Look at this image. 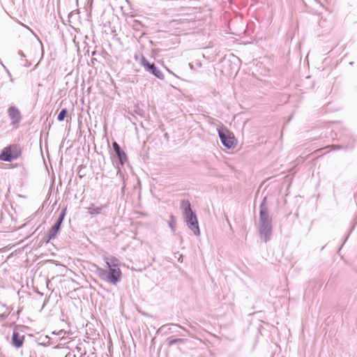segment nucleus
Here are the masks:
<instances>
[{
  "mask_svg": "<svg viewBox=\"0 0 357 357\" xmlns=\"http://www.w3.org/2000/svg\"><path fill=\"white\" fill-rule=\"evenodd\" d=\"M105 261L107 269L98 268V275L102 280L115 285L120 281L122 275L119 261L115 257H106Z\"/></svg>",
  "mask_w": 357,
  "mask_h": 357,
  "instance_id": "1",
  "label": "nucleus"
},
{
  "mask_svg": "<svg viewBox=\"0 0 357 357\" xmlns=\"http://www.w3.org/2000/svg\"><path fill=\"white\" fill-rule=\"evenodd\" d=\"M22 153L20 146L17 144H11L5 147L0 154V160L10 162L17 159Z\"/></svg>",
  "mask_w": 357,
  "mask_h": 357,
  "instance_id": "2",
  "label": "nucleus"
},
{
  "mask_svg": "<svg viewBox=\"0 0 357 357\" xmlns=\"http://www.w3.org/2000/svg\"><path fill=\"white\" fill-rule=\"evenodd\" d=\"M218 135L223 145L227 149L234 148L237 141L234 134L227 129L218 130Z\"/></svg>",
  "mask_w": 357,
  "mask_h": 357,
  "instance_id": "3",
  "label": "nucleus"
},
{
  "mask_svg": "<svg viewBox=\"0 0 357 357\" xmlns=\"http://www.w3.org/2000/svg\"><path fill=\"white\" fill-rule=\"evenodd\" d=\"M141 64L144 67V68L150 71L153 75H154L157 77H161L162 73L161 72L157 69L153 63L151 64L147 59L142 56L141 59Z\"/></svg>",
  "mask_w": 357,
  "mask_h": 357,
  "instance_id": "4",
  "label": "nucleus"
},
{
  "mask_svg": "<svg viewBox=\"0 0 357 357\" xmlns=\"http://www.w3.org/2000/svg\"><path fill=\"white\" fill-rule=\"evenodd\" d=\"M185 217L187 218L188 227L194 231L195 234L198 235L199 234V229L196 215L193 212H192L191 214H188V215H185Z\"/></svg>",
  "mask_w": 357,
  "mask_h": 357,
  "instance_id": "5",
  "label": "nucleus"
},
{
  "mask_svg": "<svg viewBox=\"0 0 357 357\" xmlns=\"http://www.w3.org/2000/svg\"><path fill=\"white\" fill-rule=\"evenodd\" d=\"M65 215H66V209L62 211V213L59 215V218L56 223L50 230V234H49L50 239L53 238L56 236L58 231L60 229V227H61V225L64 219Z\"/></svg>",
  "mask_w": 357,
  "mask_h": 357,
  "instance_id": "6",
  "label": "nucleus"
},
{
  "mask_svg": "<svg viewBox=\"0 0 357 357\" xmlns=\"http://www.w3.org/2000/svg\"><path fill=\"white\" fill-rule=\"evenodd\" d=\"M24 341V335L20 334L18 331H14L12 336V344L16 348L22 347Z\"/></svg>",
  "mask_w": 357,
  "mask_h": 357,
  "instance_id": "7",
  "label": "nucleus"
},
{
  "mask_svg": "<svg viewBox=\"0 0 357 357\" xmlns=\"http://www.w3.org/2000/svg\"><path fill=\"white\" fill-rule=\"evenodd\" d=\"M260 220L263 222L264 225L266 223L270 225L271 223V220L268 216V211L265 204V200H264L260 206Z\"/></svg>",
  "mask_w": 357,
  "mask_h": 357,
  "instance_id": "8",
  "label": "nucleus"
},
{
  "mask_svg": "<svg viewBox=\"0 0 357 357\" xmlns=\"http://www.w3.org/2000/svg\"><path fill=\"white\" fill-rule=\"evenodd\" d=\"M8 113L10 118L14 122L17 123L20 119V113L18 109L15 107H10L8 109Z\"/></svg>",
  "mask_w": 357,
  "mask_h": 357,
  "instance_id": "9",
  "label": "nucleus"
},
{
  "mask_svg": "<svg viewBox=\"0 0 357 357\" xmlns=\"http://www.w3.org/2000/svg\"><path fill=\"white\" fill-rule=\"evenodd\" d=\"M103 208V206H97L94 204H91L90 206L87 208V211L90 215H98L101 213L102 210Z\"/></svg>",
  "mask_w": 357,
  "mask_h": 357,
  "instance_id": "10",
  "label": "nucleus"
},
{
  "mask_svg": "<svg viewBox=\"0 0 357 357\" xmlns=\"http://www.w3.org/2000/svg\"><path fill=\"white\" fill-rule=\"evenodd\" d=\"M113 146V148H114V150L115 151V152L116 153L119 160L121 161L123 158L126 159V153L121 150L120 149V146H119V144L114 142L112 144Z\"/></svg>",
  "mask_w": 357,
  "mask_h": 357,
  "instance_id": "11",
  "label": "nucleus"
},
{
  "mask_svg": "<svg viewBox=\"0 0 357 357\" xmlns=\"http://www.w3.org/2000/svg\"><path fill=\"white\" fill-rule=\"evenodd\" d=\"M181 208L184 211L185 215H188L192 212L190 208V204L188 201L184 200L181 202Z\"/></svg>",
  "mask_w": 357,
  "mask_h": 357,
  "instance_id": "12",
  "label": "nucleus"
},
{
  "mask_svg": "<svg viewBox=\"0 0 357 357\" xmlns=\"http://www.w3.org/2000/svg\"><path fill=\"white\" fill-rule=\"evenodd\" d=\"M68 114V110L66 109H63L59 114L58 115V120L59 121H62L65 119V118L66 117Z\"/></svg>",
  "mask_w": 357,
  "mask_h": 357,
  "instance_id": "13",
  "label": "nucleus"
},
{
  "mask_svg": "<svg viewBox=\"0 0 357 357\" xmlns=\"http://www.w3.org/2000/svg\"><path fill=\"white\" fill-rule=\"evenodd\" d=\"M182 340L181 339H172V338H168L167 340V344L169 346H171L173 344H175V343H177V342H181Z\"/></svg>",
  "mask_w": 357,
  "mask_h": 357,
  "instance_id": "14",
  "label": "nucleus"
},
{
  "mask_svg": "<svg viewBox=\"0 0 357 357\" xmlns=\"http://www.w3.org/2000/svg\"><path fill=\"white\" fill-rule=\"evenodd\" d=\"M172 222L170 224V226L172 229H174V218L172 217Z\"/></svg>",
  "mask_w": 357,
  "mask_h": 357,
  "instance_id": "15",
  "label": "nucleus"
}]
</instances>
